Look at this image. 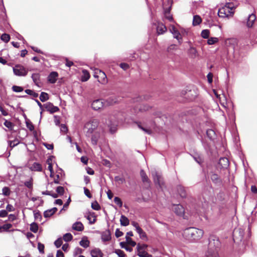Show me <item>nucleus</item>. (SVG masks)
I'll return each mask as SVG.
<instances>
[{
    "label": "nucleus",
    "instance_id": "obj_45",
    "mask_svg": "<svg viewBox=\"0 0 257 257\" xmlns=\"http://www.w3.org/2000/svg\"><path fill=\"white\" fill-rule=\"evenodd\" d=\"M63 238L65 241H69L72 239L73 236L71 233H67L63 235Z\"/></svg>",
    "mask_w": 257,
    "mask_h": 257
},
{
    "label": "nucleus",
    "instance_id": "obj_28",
    "mask_svg": "<svg viewBox=\"0 0 257 257\" xmlns=\"http://www.w3.org/2000/svg\"><path fill=\"white\" fill-rule=\"evenodd\" d=\"M225 7L227 9V13H230V15H233V12H232V10L235 8L234 4L230 3H226Z\"/></svg>",
    "mask_w": 257,
    "mask_h": 257
},
{
    "label": "nucleus",
    "instance_id": "obj_61",
    "mask_svg": "<svg viewBox=\"0 0 257 257\" xmlns=\"http://www.w3.org/2000/svg\"><path fill=\"white\" fill-rule=\"evenodd\" d=\"M119 66L124 70H126L129 68V65L126 63H121Z\"/></svg>",
    "mask_w": 257,
    "mask_h": 257
},
{
    "label": "nucleus",
    "instance_id": "obj_29",
    "mask_svg": "<svg viewBox=\"0 0 257 257\" xmlns=\"http://www.w3.org/2000/svg\"><path fill=\"white\" fill-rule=\"evenodd\" d=\"M177 191L180 196L182 198H185L186 197V192L185 188L182 186H177Z\"/></svg>",
    "mask_w": 257,
    "mask_h": 257
},
{
    "label": "nucleus",
    "instance_id": "obj_38",
    "mask_svg": "<svg viewBox=\"0 0 257 257\" xmlns=\"http://www.w3.org/2000/svg\"><path fill=\"white\" fill-rule=\"evenodd\" d=\"M12 226V225L10 223L5 224L3 225H2V232L9 231Z\"/></svg>",
    "mask_w": 257,
    "mask_h": 257
},
{
    "label": "nucleus",
    "instance_id": "obj_33",
    "mask_svg": "<svg viewBox=\"0 0 257 257\" xmlns=\"http://www.w3.org/2000/svg\"><path fill=\"white\" fill-rule=\"evenodd\" d=\"M83 76H82L81 79L82 81H86L90 78V75L89 72L86 70H83L82 71Z\"/></svg>",
    "mask_w": 257,
    "mask_h": 257
},
{
    "label": "nucleus",
    "instance_id": "obj_51",
    "mask_svg": "<svg viewBox=\"0 0 257 257\" xmlns=\"http://www.w3.org/2000/svg\"><path fill=\"white\" fill-rule=\"evenodd\" d=\"M34 218H35V220L39 219L40 221L41 220L42 215H41V214L40 213V212H39V211H38V210L34 211Z\"/></svg>",
    "mask_w": 257,
    "mask_h": 257
},
{
    "label": "nucleus",
    "instance_id": "obj_27",
    "mask_svg": "<svg viewBox=\"0 0 257 257\" xmlns=\"http://www.w3.org/2000/svg\"><path fill=\"white\" fill-rule=\"evenodd\" d=\"M32 78L34 83L39 86V84L40 83V75L39 73H33L32 75Z\"/></svg>",
    "mask_w": 257,
    "mask_h": 257
},
{
    "label": "nucleus",
    "instance_id": "obj_48",
    "mask_svg": "<svg viewBox=\"0 0 257 257\" xmlns=\"http://www.w3.org/2000/svg\"><path fill=\"white\" fill-rule=\"evenodd\" d=\"M91 207L95 210H99L101 208L100 206L96 201L91 203Z\"/></svg>",
    "mask_w": 257,
    "mask_h": 257
},
{
    "label": "nucleus",
    "instance_id": "obj_19",
    "mask_svg": "<svg viewBox=\"0 0 257 257\" xmlns=\"http://www.w3.org/2000/svg\"><path fill=\"white\" fill-rule=\"evenodd\" d=\"M188 53L190 57L195 58L197 56V51L195 48L190 46V48L188 50Z\"/></svg>",
    "mask_w": 257,
    "mask_h": 257
},
{
    "label": "nucleus",
    "instance_id": "obj_6",
    "mask_svg": "<svg viewBox=\"0 0 257 257\" xmlns=\"http://www.w3.org/2000/svg\"><path fill=\"white\" fill-rule=\"evenodd\" d=\"M170 31L173 35L174 38L176 39L178 41V42L181 44L182 41V38L181 36L180 32L175 27V26L171 27V28L170 29Z\"/></svg>",
    "mask_w": 257,
    "mask_h": 257
},
{
    "label": "nucleus",
    "instance_id": "obj_14",
    "mask_svg": "<svg viewBox=\"0 0 257 257\" xmlns=\"http://www.w3.org/2000/svg\"><path fill=\"white\" fill-rule=\"evenodd\" d=\"M256 20V16L254 14H250L247 19L246 25L247 27L251 28L254 24V21Z\"/></svg>",
    "mask_w": 257,
    "mask_h": 257
},
{
    "label": "nucleus",
    "instance_id": "obj_49",
    "mask_svg": "<svg viewBox=\"0 0 257 257\" xmlns=\"http://www.w3.org/2000/svg\"><path fill=\"white\" fill-rule=\"evenodd\" d=\"M218 39L216 37H211L210 38H208L207 43L208 45H213L214 44L218 41Z\"/></svg>",
    "mask_w": 257,
    "mask_h": 257
},
{
    "label": "nucleus",
    "instance_id": "obj_63",
    "mask_svg": "<svg viewBox=\"0 0 257 257\" xmlns=\"http://www.w3.org/2000/svg\"><path fill=\"white\" fill-rule=\"evenodd\" d=\"M26 123L27 128H34L33 123L29 119L26 120Z\"/></svg>",
    "mask_w": 257,
    "mask_h": 257
},
{
    "label": "nucleus",
    "instance_id": "obj_7",
    "mask_svg": "<svg viewBox=\"0 0 257 257\" xmlns=\"http://www.w3.org/2000/svg\"><path fill=\"white\" fill-rule=\"evenodd\" d=\"M98 121L97 119H92L85 123L84 128H97Z\"/></svg>",
    "mask_w": 257,
    "mask_h": 257
},
{
    "label": "nucleus",
    "instance_id": "obj_31",
    "mask_svg": "<svg viewBox=\"0 0 257 257\" xmlns=\"http://www.w3.org/2000/svg\"><path fill=\"white\" fill-rule=\"evenodd\" d=\"M219 164L222 167H227L229 164V161L227 158H222L219 160Z\"/></svg>",
    "mask_w": 257,
    "mask_h": 257
},
{
    "label": "nucleus",
    "instance_id": "obj_17",
    "mask_svg": "<svg viewBox=\"0 0 257 257\" xmlns=\"http://www.w3.org/2000/svg\"><path fill=\"white\" fill-rule=\"evenodd\" d=\"M29 169L32 171H42V166L38 163H34L30 167Z\"/></svg>",
    "mask_w": 257,
    "mask_h": 257
},
{
    "label": "nucleus",
    "instance_id": "obj_32",
    "mask_svg": "<svg viewBox=\"0 0 257 257\" xmlns=\"http://www.w3.org/2000/svg\"><path fill=\"white\" fill-rule=\"evenodd\" d=\"M87 218L91 224H93L96 221V216L94 212H90L89 215L87 216Z\"/></svg>",
    "mask_w": 257,
    "mask_h": 257
},
{
    "label": "nucleus",
    "instance_id": "obj_40",
    "mask_svg": "<svg viewBox=\"0 0 257 257\" xmlns=\"http://www.w3.org/2000/svg\"><path fill=\"white\" fill-rule=\"evenodd\" d=\"M125 239L127 244L130 245L132 246H135L137 244L136 242L133 240L130 236H126Z\"/></svg>",
    "mask_w": 257,
    "mask_h": 257
},
{
    "label": "nucleus",
    "instance_id": "obj_41",
    "mask_svg": "<svg viewBox=\"0 0 257 257\" xmlns=\"http://www.w3.org/2000/svg\"><path fill=\"white\" fill-rule=\"evenodd\" d=\"M89 241L87 239H82L80 242L79 244L81 246L84 248H86L89 245Z\"/></svg>",
    "mask_w": 257,
    "mask_h": 257
},
{
    "label": "nucleus",
    "instance_id": "obj_22",
    "mask_svg": "<svg viewBox=\"0 0 257 257\" xmlns=\"http://www.w3.org/2000/svg\"><path fill=\"white\" fill-rule=\"evenodd\" d=\"M171 7L166 9L164 11V15L165 18L169 21L172 22L173 20L172 16L170 14Z\"/></svg>",
    "mask_w": 257,
    "mask_h": 257
},
{
    "label": "nucleus",
    "instance_id": "obj_42",
    "mask_svg": "<svg viewBox=\"0 0 257 257\" xmlns=\"http://www.w3.org/2000/svg\"><path fill=\"white\" fill-rule=\"evenodd\" d=\"M30 230L36 233L38 230V225L37 223L33 222L30 225Z\"/></svg>",
    "mask_w": 257,
    "mask_h": 257
},
{
    "label": "nucleus",
    "instance_id": "obj_54",
    "mask_svg": "<svg viewBox=\"0 0 257 257\" xmlns=\"http://www.w3.org/2000/svg\"><path fill=\"white\" fill-rule=\"evenodd\" d=\"M12 89L14 91L16 92H20L23 91V88L21 86L14 85L12 87Z\"/></svg>",
    "mask_w": 257,
    "mask_h": 257
},
{
    "label": "nucleus",
    "instance_id": "obj_3",
    "mask_svg": "<svg viewBox=\"0 0 257 257\" xmlns=\"http://www.w3.org/2000/svg\"><path fill=\"white\" fill-rule=\"evenodd\" d=\"M13 72L16 75L19 76H25L28 73V70L21 65H16L13 68Z\"/></svg>",
    "mask_w": 257,
    "mask_h": 257
},
{
    "label": "nucleus",
    "instance_id": "obj_53",
    "mask_svg": "<svg viewBox=\"0 0 257 257\" xmlns=\"http://www.w3.org/2000/svg\"><path fill=\"white\" fill-rule=\"evenodd\" d=\"M114 202L115 204L118 205L119 207H121L122 206V202L120 198L118 197H115L114 198Z\"/></svg>",
    "mask_w": 257,
    "mask_h": 257
},
{
    "label": "nucleus",
    "instance_id": "obj_52",
    "mask_svg": "<svg viewBox=\"0 0 257 257\" xmlns=\"http://www.w3.org/2000/svg\"><path fill=\"white\" fill-rule=\"evenodd\" d=\"M9 146L11 148H13L14 147L17 146L19 144V141L18 140L16 139L14 141H9Z\"/></svg>",
    "mask_w": 257,
    "mask_h": 257
},
{
    "label": "nucleus",
    "instance_id": "obj_64",
    "mask_svg": "<svg viewBox=\"0 0 257 257\" xmlns=\"http://www.w3.org/2000/svg\"><path fill=\"white\" fill-rule=\"evenodd\" d=\"M142 100H143L142 97L138 96H137L136 97L132 98V102L133 103H135L136 102H139L140 101H142Z\"/></svg>",
    "mask_w": 257,
    "mask_h": 257
},
{
    "label": "nucleus",
    "instance_id": "obj_30",
    "mask_svg": "<svg viewBox=\"0 0 257 257\" xmlns=\"http://www.w3.org/2000/svg\"><path fill=\"white\" fill-rule=\"evenodd\" d=\"M202 22L201 17L198 15H195L193 17L192 24L193 26H197L199 25Z\"/></svg>",
    "mask_w": 257,
    "mask_h": 257
},
{
    "label": "nucleus",
    "instance_id": "obj_60",
    "mask_svg": "<svg viewBox=\"0 0 257 257\" xmlns=\"http://www.w3.org/2000/svg\"><path fill=\"white\" fill-rule=\"evenodd\" d=\"M4 125L8 128H12L13 126L12 122L8 120H5Z\"/></svg>",
    "mask_w": 257,
    "mask_h": 257
},
{
    "label": "nucleus",
    "instance_id": "obj_24",
    "mask_svg": "<svg viewBox=\"0 0 257 257\" xmlns=\"http://www.w3.org/2000/svg\"><path fill=\"white\" fill-rule=\"evenodd\" d=\"M206 133L209 139L213 140L215 139L216 135L214 130H206Z\"/></svg>",
    "mask_w": 257,
    "mask_h": 257
},
{
    "label": "nucleus",
    "instance_id": "obj_43",
    "mask_svg": "<svg viewBox=\"0 0 257 257\" xmlns=\"http://www.w3.org/2000/svg\"><path fill=\"white\" fill-rule=\"evenodd\" d=\"M25 91L27 94L31 95L34 97L37 98L38 96V93L35 92L32 90L26 89Z\"/></svg>",
    "mask_w": 257,
    "mask_h": 257
},
{
    "label": "nucleus",
    "instance_id": "obj_5",
    "mask_svg": "<svg viewBox=\"0 0 257 257\" xmlns=\"http://www.w3.org/2000/svg\"><path fill=\"white\" fill-rule=\"evenodd\" d=\"M181 94L184 96L186 98L189 100H192L195 98L197 94L195 93V91L192 90H184L182 91Z\"/></svg>",
    "mask_w": 257,
    "mask_h": 257
},
{
    "label": "nucleus",
    "instance_id": "obj_4",
    "mask_svg": "<svg viewBox=\"0 0 257 257\" xmlns=\"http://www.w3.org/2000/svg\"><path fill=\"white\" fill-rule=\"evenodd\" d=\"M45 109L50 113H53L59 111L58 106H54L51 102H48L44 104Z\"/></svg>",
    "mask_w": 257,
    "mask_h": 257
},
{
    "label": "nucleus",
    "instance_id": "obj_11",
    "mask_svg": "<svg viewBox=\"0 0 257 257\" xmlns=\"http://www.w3.org/2000/svg\"><path fill=\"white\" fill-rule=\"evenodd\" d=\"M58 74L57 72L52 71L51 72L48 76V81L52 83H55L57 79Z\"/></svg>",
    "mask_w": 257,
    "mask_h": 257
},
{
    "label": "nucleus",
    "instance_id": "obj_36",
    "mask_svg": "<svg viewBox=\"0 0 257 257\" xmlns=\"http://www.w3.org/2000/svg\"><path fill=\"white\" fill-rule=\"evenodd\" d=\"M137 232L139 233L140 237L144 239L147 238V234L146 232L140 227L138 228Z\"/></svg>",
    "mask_w": 257,
    "mask_h": 257
},
{
    "label": "nucleus",
    "instance_id": "obj_47",
    "mask_svg": "<svg viewBox=\"0 0 257 257\" xmlns=\"http://www.w3.org/2000/svg\"><path fill=\"white\" fill-rule=\"evenodd\" d=\"M114 252L119 256V257H126V255L124 252V251L121 249H115Z\"/></svg>",
    "mask_w": 257,
    "mask_h": 257
},
{
    "label": "nucleus",
    "instance_id": "obj_10",
    "mask_svg": "<svg viewBox=\"0 0 257 257\" xmlns=\"http://www.w3.org/2000/svg\"><path fill=\"white\" fill-rule=\"evenodd\" d=\"M156 30L158 35L164 34L167 30L166 26L162 23L158 22L156 24Z\"/></svg>",
    "mask_w": 257,
    "mask_h": 257
},
{
    "label": "nucleus",
    "instance_id": "obj_39",
    "mask_svg": "<svg viewBox=\"0 0 257 257\" xmlns=\"http://www.w3.org/2000/svg\"><path fill=\"white\" fill-rule=\"evenodd\" d=\"M1 39L5 43H8L10 40V36L9 34L4 33L1 35Z\"/></svg>",
    "mask_w": 257,
    "mask_h": 257
},
{
    "label": "nucleus",
    "instance_id": "obj_1",
    "mask_svg": "<svg viewBox=\"0 0 257 257\" xmlns=\"http://www.w3.org/2000/svg\"><path fill=\"white\" fill-rule=\"evenodd\" d=\"M204 234L203 230L195 227L186 228L183 233L184 237L190 241H197L200 239Z\"/></svg>",
    "mask_w": 257,
    "mask_h": 257
},
{
    "label": "nucleus",
    "instance_id": "obj_20",
    "mask_svg": "<svg viewBox=\"0 0 257 257\" xmlns=\"http://www.w3.org/2000/svg\"><path fill=\"white\" fill-rule=\"evenodd\" d=\"M57 211L56 207H54L51 209H48L44 212V216L45 218L50 217L52 216Z\"/></svg>",
    "mask_w": 257,
    "mask_h": 257
},
{
    "label": "nucleus",
    "instance_id": "obj_50",
    "mask_svg": "<svg viewBox=\"0 0 257 257\" xmlns=\"http://www.w3.org/2000/svg\"><path fill=\"white\" fill-rule=\"evenodd\" d=\"M114 181L118 182L120 184H123L125 183V180L124 177H120V176H115L114 177Z\"/></svg>",
    "mask_w": 257,
    "mask_h": 257
},
{
    "label": "nucleus",
    "instance_id": "obj_13",
    "mask_svg": "<svg viewBox=\"0 0 257 257\" xmlns=\"http://www.w3.org/2000/svg\"><path fill=\"white\" fill-rule=\"evenodd\" d=\"M101 239L104 242L111 240V233L109 229L106 230L102 232Z\"/></svg>",
    "mask_w": 257,
    "mask_h": 257
},
{
    "label": "nucleus",
    "instance_id": "obj_44",
    "mask_svg": "<svg viewBox=\"0 0 257 257\" xmlns=\"http://www.w3.org/2000/svg\"><path fill=\"white\" fill-rule=\"evenodd\" d=\"M209 31L207 29H205L202 31L201 35L204 39H208L209 36Z\"/></svg>",
    "mask_w": 257,
    "mask_h": 257
},
{
    "label": "nucleus",
    "instance_id": "obj_59",
    "mask_svg": "<svg viewBox=\"0 0 257 257\" xmlns=\"http://www.w3.org/2000/svg\"><path fill=\"white\" fill-rule=\"evenodd\" d=\"M63 243V241L61 238L57 239L54 242L55 246L58 248L61 246Z\"/></svg>",
    "mask_w": 257,
    "mask_h": 257
},
{
    "label": "nucleus",
    "instance_id": "obj_25",
    "mask_svg": "<svg viewBox=\"0 0 257 257\" xmlns=\"http://www.w3.org/2000/svg\"><path fill=\"white\" fill-rule=\"evenodd\" d=\"M120 222L121 225L123 226H127L130 224L129 219L123 215H121V216H120Z\"/></svg>",
    "mask_w": 257,
    "mask_h": 257
},
{
    "label": "nucleus",
    "instance_id": "obj_57",
    "mask_svg": "<svg viewBox=\"0 0 257 257\" xmlns=\"http://www.w3.org/2000/svg\"><path fill=\"white\" fill-rule=\"evenodd\" d=\"M147 245L143 244H140V243H138L137 244V250H144L147 247Z\"/></svg>",
    "mask_w": 257,
    "mask_h": 257
},
{
    "label": "nucleus",
    "instance_id": "obj_35",
    "mask_svg": "<svg viewBox=\"0 0 257 257\" xmlns=\"http://www.w3.org/2000/svg\"><path fill=\"white\" fill-rule=\"evenodd\" d=\"M211 179L212 181L214 183H218L221 182V180L219 177L216 174H213L211 176Z\"/></svg>",
    "mask_w": 257,
    "mask_h": 257
},
{
    "label": "nucleus",
    "instance_id": "obj_15",
    "mask_svg": "<svg viewBox=\"0 0 257 257\" xmlns=\"http://www.w3.org/2000/svg\"><path fill=\"white\" fill-rule=\"evenodd\" d=\"M121 100L120 97H116L115 96H111L108 97L106 100V102L108 105H113L114 103L118 102Z\"/></svg>",
    "mask_w": 257,
    "mask_h": 257
},
{
    "label": "nucleus",
    "instance_id": "obj_23",
    "mask_svg": "<svg viewBox=\"0 0 257 257\" xmlns=\"http://www.w3.org/2000/svg\"><path fill=\"white\" fill-rule=\"evenodd\" d=\"M154 181L156 184L158 185L160 187H162V182H161V177L157 173L153 175Z\"/></svg>",
    "mask_w": 257,
    "mask_h": 257
},
{
    "label": "nucleus",
    "instance_id": "obj_46",
    "mask_svg": "<svg viewBox=\"0 0 257 257\" xmlns=\"http://www.w3.org/2000/svg\"><path fill=\"white\" fill-rule=\"evenodd\" d=\"M2 193L5 196H9L11 194V190L8 187H4L2 189Z\"/></svg>",
    "mask_w": 257,
    "mask_h": 257
},
{
    "label": "nucleus",
    "instance_id": "obj_62",
    "mask_svg": "<svg viewBox=\"0 0 257 257\" xmlns=\"http://www.w3.org/2000/svg\"><path fill=\"white\" fill-rule=\"evenodd\" d=\"M84 192L85 195L88 197L89 198H92V195L90 192V191L88 189L84 187Z\"/></svg>",
    "mask_w": 257,
    "mask_h": 257
},
{
    "label": "nucleus",
    "instance_id": "obj_2",
    "mask_svg": "<svg viewBox=\"0 0 257 257\" xmlns=\"http://www.w3.org/2000/svg\"><path fill=\"white\" fill-rule=\"evenodd\" d=\"M220 242L218 239L210 238L208 249L205 253L206 257H219L218 248Z\"/></svg>",
    "mask_w": 257,
    "mask_h": 257
},
{
    "label": "nucleus",
    "instance_id": "obj_12",
    "mask_svg": "<svg viewBox=\"0 0 257 257\" xmlns=\"http://www.w3.org/2000/svg\"><path fill=\"white\" fill-rule=\"evenodd\" d=\"M218 15L219 17L227 18L229 16H232L230 15V13H227V9L225 7L219 9L218 12Z\"/></svg>",
    "mask_w": 257,
    "mask_h": 257
},
{
    "label": "nucleus",
    "instance_id": "obj_55",
    "mask_svg": "<svg viewBox=\"0 0 257 257\" xmlns=\"http://www.w3.org/2000/svg\"><path fill=\"white\" fill-rule=\"evenodd\" d=\"M56 192L58 194H59L60 195H63L64 193V187L62 186H58L56 188Z\"/></svg>",
    "mask_w": 257,
    "mask_h": 257
},
{
    "label": "nucleus",
    "instance_id": "obj_56",
    "mask_svg": "<svg viewBox=\"0 0 257 257\" xmlns=\"http://www.w3.org/2000/svg\"><path fill=\"white\" fill-rule=\"evenodd\" d=\"M38 248L40 253H44L45 246L43 244H42L40 242H39L38 244Z\"/></svg>",
    "mask_w": 257,
    "mask_h": 257
},
{
    "label": "nucleus",
    "instance_id": "obj_34",
    "mask_svg": "<svg viewBox=\"0 0 257 257\" xmlns=\"http://www.w3.org/2000/svg\"><path fill=\"white\" fill-rule=\"evenodd\" d=\"M40 99L42 102H45L49 99V95L47 93L42 92L40 95Z\"/></svg>",
    "mask_w": 257,
    "mask_h": 257
},
{
    "label": "nucleus",
    "instance_id": "obj_9",
    "mask_svg": "<svg viewBox=\"0 0 257 257\" xmlns=\"http://www.w3.org/2000/svg\"><path fill=\"white\" fill-rule=\"evenodd\" d=\"M173 209L174 212L179 216L183 215L185 212L184 207L180 204L174 205Z\"/></svg>",
    "mask_w": 257,
    "mask_h": 257
},
{
    "label": "nucleus",
    "instance_id": "obj_16",
    "mask_svg": "<svg viewBox=\"0 0 257 257\" xmlns=\"http://www.w3.org/2000/svg\"><path fill=\"white\" fill-rule=\"evenodd\" d=\"M140 175L142 178V180L144 183H147L149 186H150V180L148 177L146 173L143 170H141L140 171Z\"/></svg>",
    "mask_w": 257,
    "mask_h": 257
},
{
    "label": "nucleus",
    "instance_id": "obj_21",
    "mask_svg": "<svg viewBox=\"0 0 257 257\" xmlns=\"http://www.w3.org/2000/svg\"><path fill=\"white\" fill-rule=\"evenodd\" d=\"M72 228L77 231H82L84 229V226L81 222H76L73 224Z\"/></svg>",
    "mask_w": 257,
    "mask_h": 257
},
{
    "label": "nucleus",
    "instance_id": "obj_18",
    "mask_svg": "<svg viewBox=\"0 0 257 257\" xmlns=\"http://www.w3.org/2000/svg\"><path fill=\"white\" fill-rule=\"evenodd\" d=\"M138 127L139 128H151V127H153V128H159L158 126H156L155 125L154 126H153V125L149 126L148 125H146L145 126H142L141 124V123L140 122H134L133 123L132 127Z\"/></svg>",
    "mask_w": 257,
    "mask_h": 257
},
{
    "label": "nucleus",
    "instance_id": "obj_37",
    "mask_svg": "<svg viewBox=\"0 0 257 257\" xmlns=\"http://www.w3.org/2000/svg\"><path fill=\"white\" fill-rule=\"evenodd\" d=\"M138 255H139L140 257H152L151 254H149L145 250L138 251Z\"/></svg>",
    "mask_w": 257,
    "mask_h": 257
},
{
    "label": "nucleus",
    "instance_id": "obj_58",
    "mask_svg": "<svg viewBox=\"0 0 257 257\" xmlns=\"http://www.w3.org/2000/svg\"><path fill=\"white\" fill-rule=\"evenodd\" d=\"M47 163L48 165V169L51 172V175L53 173V165L52 163L50 162V159L47 160Z\"/></svg>",
    "mask_w": 257,
    "mask_h": 257
},
{
    "label": "nucleus",
    "instance_id": "obj_8",
    "mask_svg": "<svg viewBox=\"0 0 257 257\" xmlns=\"http://www.w3.org/2000/svg\"><path fill=\"white\" fill-rule=\"evenodd\" d=\"M103 102L101 99H96L94 100L92 104L91 107L93 109L97 110L102 108L103 106Z\"/></svg>",
    "mask_w": 257,
    "mask_h": 257
},
{
    "label": "nucleus",
    "instance_id": "obj_26",
    "mask_svg": "<svg viewBox=\"0 0 257 257\" xmlns=\"http://www.w3.org/2000/svg\"><path fill=\"white\" fill-rule=\"evenodd\" d=\"M91 255L92 257H102L103 253L99 249H94L91 251Z\"/></svg>",
    "mask_w": 257,
    "mask_h": 257
}]
</instances>
